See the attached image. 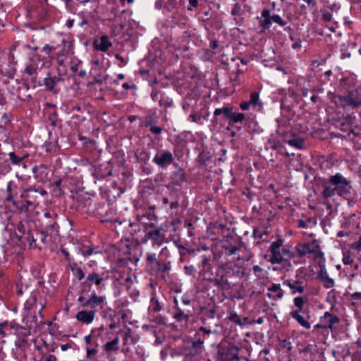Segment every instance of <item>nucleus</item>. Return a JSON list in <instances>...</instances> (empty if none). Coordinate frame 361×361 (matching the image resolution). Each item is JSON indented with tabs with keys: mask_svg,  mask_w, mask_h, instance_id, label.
Segmentation results:
<instances>
[{
	"mask_svg": "<svg viewBox=\"0 0 361 361\" xmlns=\"http://www.w3.org/2000/svg\"><path fill=\"white\" fill-rule=\"evenodd\" d=\"M58 217L59 215L54 210L45 209L43 216L39 219L40 231L34 228L32 221L24 220L18 225L16 235L21 244L27 243L30 247L41 250L42 247L37 243L38 237L43 245H47L59 235Z\"/></svg>",
	"mask_w": 361,
	"mask_h": 361,
	"instance_id": "f257e3e1",
	"label": "nucleus"
},
{
	"mask_svg": "<svg viewBox=\"0 0 361 361\" xmlns=\"http://www.w3.org/2000/svg\"><path fill=\"white\" fill-rule=\"evenodd\" d=\"M268 251L270 252L269 261L272 264H277L274 270L288 271L291 269V260L294 258L295 254L283 245L282 240L273 242Z\"/></svg>",
	"mask_w": 361,
	"mask_h": 361,
	"instance_id": "f03ea898",
	"label": "nucleus"
},
{
	"mask_svg": "<svg viewBox=\"0 0 361 361\" xmlns=\"http://www.w3.org/2000/svg\"><path fill=\"white\" fill-rule=\"evenodd\" d=\"M331 185H325L322 195L324 198L331 197L337 192L339 195L350 193V185L349 182L340 173L331 176L329 182Z\"/></svg>",
	"mask_w": 361,
	"mask_h": 361,
	"instance_id": "7ed1b4c3",
	"label": "nucleus"
},
{
	"mask_svg": "<svg viewBox=\"0 0 361 361\" xmlns=\"http://www.w3.org/2000/svg\"><path fill=\"white\" fill-rule=\"evenodd\" d=\"M170 262L158 259L154 253L146 254V266L151 274L157 277H165V274L171 269Z\"/></svg>",
	"mask_w": 361,
	"mask_h": 361,
	"instance_id": "20e7f679",
	"label": "nucleus"
},
{
	"mask_svg": "<svg viewBox=\"0 0 361 361\" xmlns=\"http://www.w3.org/2000/svg\"><path fill=\"white\" fill-rule=\"evenodd\" d=\"M331 101L342 108L355 109L361 106V94L357 90H352L345 96L334 95Z\"/></svg>",
	"mask_w": 361,
	"mask_h": 361,
	"instance_id": "39448f33",
	"label": "nucleus"
},
{
	"mask_svg": "<svg viewBox=\"0 0 361 361\" xmlns=\"http://www.w3.org/2000/svg\"><path fill=\"white\" fill-rule=\"evenodd\" d=\"M295 250L300 257L311 254L313 255L314 260H320L323 258V253L317 240L305 243H298L295 246Z\"/></svg>",
	"mask_w": 361,
	"mask_h": 361,
	"instance_id": "423d86ee",
	"label": "nucleus"
},
{
	"mask_svg": "<svg viewBox=\"0 0 361 361\" xmlns=\"http://www.w3.org/2000/svg\"><path fill=\"white\" fill-rule=\"evenodd\" d=\"M30 334L29 328L20 326L14 322L4 321L0 323V335L3 336L14 334L17 338H27Z\"/></svg>",
	"mask_w": 361,
	"mask_h": 361,
	"instance_id": "0eeeda50",
	"label": "nucleus"
},
{
	"mask_svg": "<svg viewBox=\"0 0 361 361\" xmlns=\"http://www.w3.org/2000/svg\"><path fill=\"white\" fill-rule=\"evenodd\" d=\"M20 197L23 200L20 201V212H26L30 207H35L38 204V189L32 187L23 189Z\"/></svg>",
	"mask_w": 361,
	"mask_h": 361,
	"instance_id": "6e6552de",
	"label": "nucleus"
},
{
	"mask_svg": "<svg viewBox=\"0 0 361 361\" xmlns=\"http://www.w3.org/2000/svg\"><path fill=\"white\" fill-rule=\"evenodd\" d=\"M78 302L80 303L81 306L84 308H90V310H95V313L104 308L106 304V298L104 296L98 295L93 291L89 298L80 296L78 298Z\"/></svg>",
	"mask_w": 361,
	"mask_h": 361,
	"instance_id": "1a4fd4ad",
	"label": "nucleus"
},
{
	"mask_svg": "<svg viewBox=\"0 0 361 361\" xmlns=\"http://www.w3.org/2000/svg\"><path fill=\"white\" fill-rule=\"evenodd\" d=\"M283 285L288 286L292 294H302L305 288V274L300 269L297 270L295 278L288 279L283 281Z\"/></svg>",
	"mask_w": 361,
	"mask_h": 361,
	"instance_id": "9d476101",
	"label": "nucleus"
},
{
	"mask_svg": "<svg viewBox=\"0 0 361 361\" xmlns=\"http://www.w3.org/2000/svg\"><path fill=\"white\" fill-rule=\"evenodd\" d=\"M166 232L168 234V238L178 248V252L180 254V221L178 217L169 223Z\"/></svg>",
	"mask_w": 361,
	"mask_h": 361,
	"instance_id": "9b49d317",
	"label": "nucleus"
},
{
	"mask_svg": "<svg viewBox=\"0 0 361 361\" xmlns=\"http://www.w3.org/2000/svg\"><path fill=\"white\" fill-rule=\"evenodd\" d=\"M221 114H223L224 118L228 120V124L230 126H233L235 123L242 122L245 119L244 114L235 112L233 111V107L228 106L215 109L214 112L215 116Z\"/></svg>",
	"mask_w": 361,
	"mask_h": 361,
	"instance_id": "f8f14e48",
	"label": "nucleus"
},
{
	"mask_svg": "<svg viewBox=\"0 0 361 361\" xmlns=\"http://www.w3.org/2000/svg\"><path fill=\"white\" fill-rule=\"evenodd\" d=\"M73 205L78 212H88L92 204V199L87 194L83 192H75L72 195Z\"/></svg>",
	"mask_w": 361,
	"mask_h": 361,
	"instance_id": "ddd939ff",
	"label": "nucleus"
},
{
	"mask_svg": "<svg viewBox=\"0 0 361 361\" xmlns=\"http://www.w3.org/2000/svg\"><path fill=\"white\" fill-rule=\"evenodd\" d=\"M17 61L14 60V56L11 54L7 63H2L0 66V80L7 82L8 79H12L16 72V65Z\"/></svg>",
	"mask_w": 361,
	"mask_h": 361,
	"instance_id": "4468645a",
	"label": "nucleus"
},
{
	"mask_svg": "<svg viewBox=\"0 0 361 361\" xmlns=\"http://www.w3.org/2000/svg\"><path fill=\"white\" fill-rule=\"evenodd\" d=\"M98 214L100 216V221L102 223H118L121 224L116 210L109 205H102L99 208Z\"/></svg>",
	"mask_w": 361,
	"mask_h": 361,
	"instance_id": "2eb2a0df",
	"label": "nucleus"
},
{
	"mask_svg": "<svg viewBox=\"0 0 361 361\" xmlns=\"http://www.w3.org/2000/svg\"><path fill=\"white\" fill-rule=\"evenodd\" d=\"M145 226V236L142 238L143 242L149 240L157 243L161 240V228L156 226L154 222H143Z\"/></svg>",
	"mask_w": 361,
	"mask_h": 361,
	"instance_id": "dca6fc26",
	"label": "nucleus"
},
{
	"mask_svg": "<svg viewBox=\"0 0 361 361\" xmlns=\"http://www.w3.org/2000/svg\"><path fill=\"white\" fill-rule=\"evenodd\" d=\"M239 348L235 345L230 344L227 347L222 348L219 354L222 361H239Z\"/></svg>",
	"mask_w": 361,
	"mask_h": 361,
	"instance_id": "f3484780",
	"label": "nucleus"
},
{
	"mask_svg": "<svg viewBox=\"0 0 361 361\" xmlns=\"http://www.w3.org/2000/svg\"><path fill=\"white\" fill-rule=\"evenodd\" d=\"M64 79L61 75H51L50 72L47 73L46 78L44 79V85L47 91L51 92L54 94L59 92L60 89L57 88L56 85L60 82H63Z\"/></svg>",
	"mask_w": 361,
	"mask_h": 361,
	"instance_id": "a211bd4d",
	"label": "nucleus"
},
{
	"mask_svg": "<svg viewBox=\"0 0 361 361\" xmlns=\"http://www.w3.org/2000/svg\"><path fill=\"white\" fill-rule=\"evenodd\" d=\"M153 161L159 167L165 168L172 163V154L167 151H158L153 159Z\"/></svg>",
	"mask_w": 361,
	"mask_h": 361,
	"instance_id": "6ab92c4d",
	"label": "nucleus"
},
{
	"mask_svg": "<svg viewBox=\"0 0 361 361\" xmlns=\"http://www.w3.org/2000/svg\"><path fill=\"white\" fill-rule=\"evenodd\" d=\"M180 5V0H167V1L165 2L166 9L171 13V18L176 24H179L180 20V13L179 12Z\"/></svg>",
	"mask_w": 361,
	"mask_h": 361,
	"instance_id": "aec40b11",
	"label": "nucleus"
},
{
	"mask_svg": "<svg viewBox=\"0 0 361 361\" xmlns=\"http://www.w3.org/2000/svg\"><path fill=\"white\" fill-rule=\"evenodd\" d=\"M37 65L35 63L30 62L27 63L23 71L24 75L27 76V80H30L34 83V87L40 86L41 82L37 80Z\"/></svg>",
	"mask_w": 361,
	"mask_h": 361,
	"instance_id": "412c9836",
	"label": "nucleus"
},
{
	"mask_svg": "<svg viewBox=\"0 0 361 361\" xmlns=\"http://www.w3.org/2000/svg\"><path fill=\"white\" fill-rule=\"evenodd\" d=\"M339 319L337 316L333 315L331 313L326 312L324 313L323 317L322 318V323L320 324H317V327H321L324 329H332L333 325L338 323Z\"/></svg>",
	"mask_w": 361,
	"mask_h": 361,
	"instance_id": "4be33fe9",
	"label": "nucleus"
},
{
	"mask_svg": "<svg viewBox=\"0 0 361 361\" xmlns=\"http://www.w3.org/2000/svg\"><path fill=\"white\" fill-rule=\"evenodd\" d=\"M94 316L95 310H81L76 314L75 318L80 322L90 324L94 321Z\"/></svg>",
	"mask_w": 361,
	"mask_h": 361,
	"instance_id": "5701e85b",
	"label": "nucleus"
},
{
	"mask_svg": "<svg viewBox=\"0 0 361 361\" xmlns=\"http://www.w3.org/2000/svg\"><path fill=\"white\" fill-rule=\"evenodd\" d=\"M93 45L96 50L105 52L112 46V43L108 36L102 35L99 39L94 41Z\"/></svg>",
	"mask_w": 361,
	"mask_h": 361,
	"instance_id": "b1692460",
	"label": "nucleus"
},
{
	"mask_svg": "<svg viewBox=\"0 0 361 361\" xmlns=\"http://www.w3.org/2000/svg\"><path fill=\"white\" fill-rule=\"evenodd\" d=\"M223 247L225 250V255L228 257H231L233 255H237L235 258H233V260L236 261H240L242 259H244L245 261H248L250 257H246L245 258H243L240 256V252L242 250L241 246L240 245H233V246H226L224 245Z\"/></svg>",
	"mask_w": 361,
	"mask_h": 361,
	"instance_id": "393cba45",
	"label": "nucleus"
},
{
	"mask_svg": "<svg viewBox=\"0 0 361 361\" xmlns=\"http://www.w3.org/2000/svg\"><path fill=\"white\" fill-rule=\"evenodd\" d=\"M267 295L269 298L276 301L283 297V290L280 284L274 283L268 288Z\"/></svg>",
	"mask_w": 361,
	"mask_h": 361,
	"instance_id": "a878e982",
	"label": "nucleus"
},
{
	"mask_svg": "<svg viewBox=\"0 0 361 361\" xmlns=\"http://www.w3.org/2000/svg\"><path fill=\"white\" fill-rule=\"evenodd\" d=\"M92 175L97 179H104V178L111 175V170L108 166L98 164L94 166Z\"/></svg>",
	"mask_w": 361,
	"mask_h": 361,
	"instance_id": "bb28decb",
	"label": "nucleus"
},
{
	"mask_svg": "<svg viewBox=\"0 0 361 361\" xmlns=\"http://www.w3.org/2000/svg\"><path fill=\"white\" fill-rule=\"evenodd\" d=\"M318 279L321 281L326 288H331L334 286V281L329 277L324 267H321L320 270L318 272Z\"/></svg>",
	"mask_w": 361,
	"mask_h": 361,
	"instance_id": "cd10ccee",
	"label": "nucleus"
},
{
	"mask_svg": "<svg viewBox=\"0 0 361 361\" xmlns=\"http://www.w3.org/2000/svg\"><path fill=\"white\" fill-rule=\"evenodd\" d=\"M32 171L36 178L42 179L47 175L48 167L45 164H40L39 166H35Z\"/></svg>",
	"mask_w": 361,
	"mask_h": 361,
	"instance_id": "c85d7f7f",
	"label": "nucleus"
},
{
	"mask_svg": "<svg viewBox=\"0 0 361 361\" xmlns=\"http://www.w3.org/2000/svg\"><path fill=\"white\" fill-rule=\"evenodd\" d=\"M61 44L63 45V49L57 54V56H66L70 52H72L73 49V42L66 39H63L61 41Z\"/></svg>",
	"mask_w": 361,
	"mask_h": 361,
	"instance_id": "c756f323",
	"label": "nucleus"
},
{
	"mask_svg": "<svg viewBox=\"0 0 361 361\" xmlns=\"http://www.w3.org/2000/svg\"><path fill=\"white\" fill-rule=\"evenodd\" d=\"M291 317L295 319L298 324L306 329H309L311 327L310 322L306 320L299 312V311H292L290 312Z\"/></svg>",
	"mask_w": 361,
	"mask_h": 361,
	"instance_id": "7c9ffc66",
	"label": "nucleus"
},
{
	"mask_svg": "<svg viewBox=\"0 0 361 361\" xmlns=\"http://www.w3.org/2000/svg\"><path fill=\"white\" fill-rule=\"evenodd\" d=\"M86 280L91 282L92 283H94L97 286H99L102 283L104 278L97 272H92L88 274Z\"/></svg>",
	"mask_w": 361,
	"mask_h": 361,
	"instance_id": "2f4dec72",
	"label": "nucleus"
},
{
	"mask_svg": "<svg viewBox=\"0 0 361 361\" xmlns=\"http://www.w3.org/2000/svg\"><path fill=\"white\" fill-rule=\"evenodd\" d=\"M157 220V216L154 214L149 212L146 214L142 215V216L139 219V226L140 228H142L145 231V224L143 222H153V221Z\"/></svg>",
	"mask_w": 361,
	"mask_h": 361,
	"instance_id": "473e14b6",
	"label": "nucleus"
},
{
	"mask_svg": "<svg viewBox=\"0 0 361 361\" xmlns=\"http://www.w3.org/2000/svg\"><path fill=\"white\" fill-rule=\"evenodd\" d=\"M119 343V337H115L112 341L107 342L104 345V350L106 352L116 351L118 349V344Z\"/></svg>",
	"mask_w": 361,
	"mask_h": 361,
	"instance_id": "72a5a7b5",
	"label": "nucleus"
},
{
	"mask_svg": "<svg viewBox=\"0 0 361 361\" xmlns=\"http://www.w3.org/2000/svg\"><path fill=\"white\" fill-rule=\"evenodd\" d=\"M95 247L92 245H83L80 248V253L85 257L91 256L94 253H97L94 251Z\"/></svg>",
	"mask_w": 361,
	"mask_h": 361,
	"instance_id": "f704fd0d",
	"label": "nucleus"
},
{
	"mask_svg": "<svg viewBox=\"0 0 361 361\" xmlns=\"http://www.w3.org/2000/svg\"><path fill=\"white\" fill-rule=\"evenodd\" d=\"M37 305V294L32 293L30 297L27 299L24 305V309L30 310Z\"/></svg>",
	"mask_w": 361,
	"mask_h": 361,
	"instance_id": "c9c22d12",
	"label": "nucleus"
},
{
	"mask_svg": "<svg viewBox=\"0 0 361 361\" xmlns=\"http://www.w3.org/2000/svg\"><path fill=\"white\" fill-rule=\"evenodd\" d=\"M161 308H162V307H161L160 302H159V300L156 298L152 297L150 300L149 311L150 312H157L160 311L161 310Z\"/></svg>",
	"mask_w": 361,
	"mask_h": 361,
	"instance_id": "e433bc0d",
	"label": "nucleus"
},
{
	"mask_svg": "<svg viewBox=\"0 0 361 361\" xmlns=\"http://www.w3.org/2000/svg\"><path fill=\"white\" fill-rule=\"evenodd\" d=\"M262 16L264 18L262 22H261V25L264 27V28H269V25H271V16L269 15V10H264L262 13Z\"/></svg>",
	"mask_w": 361,
	"mask_h": 361,
	"instance_id": "4c0bfd02",
	"label": "nucleus"
},
{
	"mask_svg": "<svg viewBox=\"0 0 361 361\" xmlns=\"http://www.w3.org/2000/svg\"><path fill=\"white\" fill-rule=\"evenodd\" d=\"M101 316L104 319L113 322L115 317L114 311L112 308L107 307L101 312Z\"/></svg>",
	"mask_w": 361,
	"mask_h": 361,
	"instance_id": "58836bf2",
	"label": "nucleus"
},
{
	"mask_svg": "<svg viewBox=\"0 0 361 361\" xmlns=\"http://www.w3.org/2000/svg\"><path fill=\"white\" fill-rule=\"evenodd\" d=\"M61 183H62V180L59 178V179L55 180L52 184L53 192L57 196H61V195H64V191L63 190V189L61 188Z\"/></svg>",
	"mask_w": 361,
	"mask_h": 361,
	"instance_id": "ea45409f",
	"label": "nucleus"
},
{
	"mask_svg": "<svg viewBox=\"0 0 361 361\" xmlns=\"http://www.w3.org/2000/svg\"><path fill=\"white\" fill-rule=\"evenodd\" d=\"M288 144L290 146L295 147L298 149H302L304 147V140L300 137H293L287 141Z\"/></svg>",
	"mask_w": 361,
	"mask_h": 361,
	"instance_id": "a19ab883",
	"label": "nucleus"
},
{
	"mask_svg": "<svg viewBox=\"0 0 361 361\" xmlns=\"http://www.w3.org/2000/svg\"><path fill=\"white\" fill-rule=\"evenodd\" d=\"M17 193L13 192V194L6 195L4 199L5 202H11L18 209L20 210V201L16 199Z\"/></svg>",
	"mask_w": 361,
	"mask_h": 361,
	"instance_id": "79ce46f5",
	"label": "nucleus"
},
{
	"mask_svg": "<svg viewBox=\"0 0 361 361\" xmlns=\"http://www.w3.org/2000/svg\"><path fill=\"white\" fill-rule=\"evenodd\" d=\"M161 99H160L159 104L160 106L168 108L171 107L173 105V100L166 96L164 93L161 96Z\"/></svg>",
	"mask_w": 361,
	"mask_h": 361,
	"instance_id": "37998d69",
	"label": "nucleus"
},
{
	"mask_svg": "<svg viewBox=\"0 0 361 361\" xmlns=\"http://www.w3.org/2000/svg\"><path fill=\"white\" fill-rule=\"evenodd\" d=\"M9 160L11 161V164L13 165H18L20 164L23 159L25 158V156L23 157H20L16 154L15 152H11L8 153Z\"/></svg>",
	"mask_w": 361,
	"mask_h": 361,
	"instance_id": "c03bdc74",
	"label": "nucleus"
},
{
	"mask_svg": "<svg viewBox=\"0 0 361 361\" xmlns=\"http://www.w3.org/2000/svg\"><path fill=\"white\" fill-rule=\"evenodd\" d=\"M27 345V338H17L15 341V346L18 349H25Z\"/></svg>",
	"mask_w": 361,
	"mask_h": 361,
	"instance_id": "a18cd8bd",
	"label": "nucleus"
},
{
	"mask_svg": "<svg viewBox=\"0 0 361 361\" xmlns=\"http://www.w3.org/2000/svg\"><path fill=\"white\" fill-rule=\"evenodd\" d=\"M164 93L161 92L157 88H153L152 91L151 92V97L153 101L159 102L160 99H161V96Z\"/></svg>",
	"mask_w": 361,
	"mask_h": 361,
	"instance_id": "49530a36",
	"label": "nucleus"
},
{
	"mask_svg": "<svg viewBox=\"0 0 361 361\" xmlns=\"http://www.w3.org/2000/svg\"><path fill=\"white\" fill-rule=\"evenodd\" d=\"M124 344H127L129 340L131 341L132 343H135L136 340L134 339L133 336V332L130 328L127 329L124 334Z\"/></svg>",
	"mask_w": 361,
	"mask_h": 361,
	"instance_id": "de8ad7c7",
	"label": "nucleus"
},
{
	"mask_svg": "<svg viewBox=\"0 0 361 361\" xmlns=\"http://www.w3.org/2000/svg\"><path fill=\"white\" fill-rule=\"evenodd\" d=\"M44 148L47 152H56L58 149V145L55 142H45Z\"/></svg>",
	"mask_w": 361,
	"mask_h": 361,
	"instance_id": "09e8293b",
	"label": "nucleus"
},
{
	"mask_svg": "<svg viewBox=\"0 0 361 361\" xmlns=\"http://www.w3.org/2000/svg\"><path fill=\"white\" fill-rule=\"evenodd\" d=\"M293 302L295 306L298 308L296 311H299L300 312L305 304L304 298L302 297H295L293 300Z\"/></svg>",
	"mask_w": 361,
	"mask_h": 361,
	"instance_id": "8fccbe9b",
	"label": "nucleus"
},
{
	"mask_svg": "<svg viewBox=\"0 0 361 361\" xmlns=\"http://www.w3.org/2000/svg\"><path fill=\"white\" fill-rule=\"evenodd\" d=\"M228 319L237 325L240 326L241 324V317L235 312H231Z\"/></svg>",
	"mask_w": 361,
	"mask_h": 361,
	"instance_id": "3c124183",
	"label": "nucleus"
},
{
	"mask_svg": "<svg viewBox=\"0 0 361 361\" xmlns=\"http://www.w3.org/2000/svg\"><path fill=\"white\" fill-rule=\"evenodd\" d=\"M271 18L274 23H277L282 27L286 25V23L282 19V18L279 15L274 14L271 16Z\"/></svg>",
	"mask_w": 361,
	"mask_h": 361,
	"instance_id": "603ef678",
	"label": "nucleus"
},
{
	"mask_svg": "<svg viewBox=\"0 0 361 361\" xmlns=\"http://www.w3.org/2000/svg\"><path fill=\"white\" fill-rule=\"evenodd\" d=\"M17 188V185L15 184L13 181H9L7 184L6 187V195H9L13 194V190Z\"/></svg>",
	"mask_w": 361,
	"mask_h": 361,
	"instance_id": "864d4df0",
	"label": "nucleus"
},
{
	"mask_svg": "<svg viewBox=\"0 0 361 361\" xmlns=\"http://www.w3.org/2000/svg\"><path fill=\"white\" fill-rule=\"evenodd\" d=\"M73 274L78 281H81L85 277V272L80 267Z\"/></svg>",
	"mask_w": 361,
	"mask_h": 361,
	"instance_id": "5fc2aeb1",
	"label": "nucleus"
},
{
	"mask_svg": "<svg viewBox=\"0 0 361 361\" xmlns=\"http://www.w3.org/2000/svg\"><path fill=\"white\" fill-rule=\"evenodd\" d=\"M259 102V94L257 92H252L250 94V102L253 106H257Z\"/></svg>",
	"mask_w": 361,
	"mask_h": 361,
	"instance_id": "6e6d98bb",
	"label": "nucleus"
},
{
	"mask_svg": "<svg viewBox=\"0 0 361 361\" xmlns=\"http://www.w3.org/2000/svg\"><path fill=\"white\" fill-rule=\"evenodd\" d=\"M351 247L357 252H361V236L359 237L357 241L352 243Z\"/></svg>",
	"mask_w": 361,
	"mask_h": 361,
	"instance_id": "4d7b16f0",
	"label": "nucleus"
},
{
	"mask_svg": "<svg viewBox=\"0 0 361 361\" xmlns=\"http://www.w3.org/2000/svg\"><path fill=\"white\" fill-rule=\"evenodd\" d=\"M343 262L344 264H351L353 262V259L349 254H345L343 257Z\"/></svg>",
	"mask_w": 361,
	"mask_h": 361,
	"instance_id": "13d9d810",
	"label": "nucleus"
},
{
	"mask_svg": "<svg viewBox=\"0 0 361 361\" xmlns=\"http://www.w3.org/2000/svg\"><path fill=\"white\" fill-rule=\"evenodd\" d=\"M8 138L6 128L0 126V140H6Z\"/></svg>",
	"mask_w": 361,
	"mask_h": 361,
	"instance_id": "bf43d9fd",
	"label": "nucleus"
},
{
	"mask_svg": "<svg viewBox=\"0 0 361 361\" xmlns=\"http://www.w3.org/2000/svg\"><path fill=\"white\" fill-rule=\"evenodd\" d=\"M240 10H241L240 6L238 4H235L231 10V14L233 16L238 15L240 13Z\"/></svg>",
	"mask_w": 361,
	"mask_h": 361,
	"instance_id": "052dcab7",
	"label": "nucleus"
},
{
	"mask_svg": "<svg viewBox=\"0 0 361 361\" xmlns=\"http://www.w3.org/2000/svg\"><path fill=\"white\" fill-rule=\"evenodd\" d=\"M161 128L159 126H152L150 127V132L153 134L158 135L161 133Z\"/></svg>",
	"mask_w": 361,
	"mask_h": 361,
	"instance_id": "680f3d73",
	"label": "nucleus"
},
{
	"mask_svg": "<svg viewBox=\"0 0 361 361\" xmlns=\"http://www.w3.org/2000/svg\"><path fill=\"white\" fill-rule=\"evenodd\" d=\"M61 252L63 255V256L65 257L66 260L67 262H70L71 261V257H70V255H69L68 252L67 251V250L62 247L61 248Z\"/></svg>",
	"mask_w": 361,
	"mask_h": 361,
	"instance_id": "e2e57ef3",
	"label": "nucleus"
},
{
	"mask_svg": "<svg viewBox=\"0 0 361 361\" xmlns=\"http://www.w3.org/2000/svg\"><path fill=\"white\" fill-rule=\"evenodd\" d=\"M190 6L188 7L189 11H192L193 8H195L198 5V0H189Z\"/></svg>",
	"mask_w": 361,
	"mask_h": 361,
	"instance_id": "0e129e2a",
	"label": "nucleus"
},
{
	"mask_svg": "<svg viewBox=\"0 0 361 361\" xmlns=\"http://www.w3.org/2000/svg\"><path fill=\"white\" fill-rule=\"evenodd\" d=\"M125 78V75L123 74V73H119L118 75H117V79H115L112 81V83L114 85H119V81L121 80H123Z\"/></svg>",
	"mask_w": 361,
	"mask_h": 361,
	"instance_id": "69168bd1",
	"label": "nucleus"
},
{
	"mask_svg": "<svg viewBox=\"0 0 361 361\" xmlns=\"http://www.w3.org/2000/svg\"><path fill=\"white\" fill-rule=\"evenodd\" d=\"M56 48L55 47H51L49 44H45L44 47H43V51L44 52H46L47 54H49L50 52L53 50V49H55Z\"/></svg>",
	"mask_w": 361,
	"mask_h": 361,
	"instance_id": "338daca9",
	"label": "nucleus"
},
{
	"mask_svg": "<svg viewBox=\"0 0 361 361\" xmlns=\"http://www.w3.org/2000/svg\"><path fill=\"white\" fill-rule=\"evenodd\" d=\"M251 105L250 102H245L240 104V107L242 110L245 111L247 110Z\"/></svg>",
	"mask_w": 361,
	"mask_h": 361,
	"instance_id": "774afa93",
	"label": "nucleus"
}]
</instances>
